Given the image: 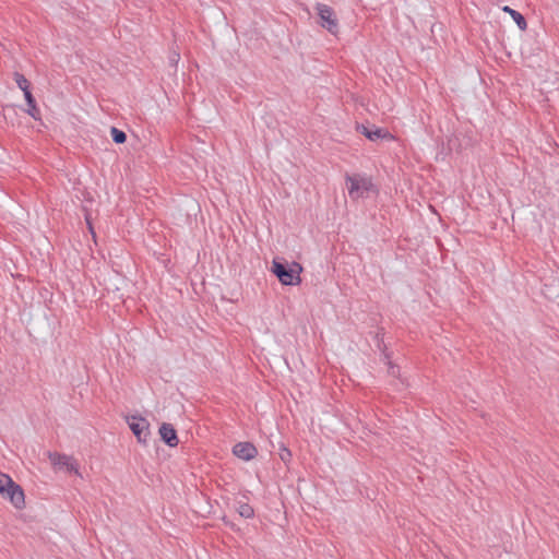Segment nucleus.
<instances>
[{"mask_svg":"<svg viewBox=\"0 0 559 559\" xmlns=\"http://www.w3.org/2000/svg\"><path fill=\"white\" fill-rule=\"evenodd\" d=\"M502 11L506 13H509L511 15V17L513 19V21L516 23L518 27L521 31H525L527 28V22H526L525 17L520 12L513 10L512 8H510L508 5H504L502 8Z\"/></svg>","mask_w":559,"mask_h":559,"instance_id":"11","label":"nucleus"},{"mask_svg":"<svg viewBox=\"0 0 559 559\" xmlns=\"http://www.w3.org/2000/svg\"><path fill=\"white\" fill-rule=\"evenodd\" d=\"M292 456L290 451L287 449H284L283 453H281V459L283 461L288 460Z\"/></svg>","mask_w":559,"mask_h":559,"instance_id":"17","label":"nucleus"},{"mask_svg":"<svg viewBox=\"0 0 559 559\" xmlns=\"http://www.w3.org/2000/svg\"><path fill=\"white\" fill-rule=\"evenodd\" d=\"M86 223L88 224L90 229L93 231L92 224L88 218H86Z\"/></svg>","mask_w":559,"mask_h":559,"instance_id":"18","label":"nucleus"},{"mask_svg":"<svg viewBox=\"0 0 559 559\" xmlns=\"http://www.w3.org/2000/svg\"><path fill=\"white\" fill-rule=\"evenodd\" d=\"M25 100H26V112L34 118L35 120L40 119V110L37 107L35 97L33 96L32 92H26L24 94Z\"/></svg>","mask_w":559,"mask_h":559,"instance_id":"10","label":"nucleus"},{"mask_svg":"<svg viewBox=\"0 0 559 559\" xmlns=\"http://www.w3.org/2000/svg\"><path fill=\"white\" fill-rule=\"evenodd\" d=\"M299 263L288 265L284 259L275 258L272 262V272L283 285H298L301 282Z\"/></svg>","mask_w":559,"mask_h":559,"instance_id":"1","label":"nucleus"},{"mask_svg":"<svg viewBox=\"0 0 559 559\" xmlns=\"http://www.w3.org/2000/svg\"><path fill=\"white\" fill-rule=\"evenodd\" d=\"M0 493L3 498L9 499L16 509H23L25 506V496L22 487L13 481V479L0 472Z\"/></svg>","mask_w":559,"mask_h":559,"instance_id":"2","label":"nucleus"},{"mask_svg":"<svg viewBox=\"0 0 559 559\" xmlns=\"http://www.w3.org/2000/svg\"><path fill=\"white\" fill-rule=\"evenodd\" d=\"M159 435H160L162 440L168 447L174 448V447L178 445L179 440H178L177 431L171 424H168V423L162 424V426L159 427Z\"/></svg>","mask_w":559,"mask_h":559,"instance_id":"8","label":"nucleus"},{"mask_svg":"<svg viewBox=\"0 0 559 559\" xmlns=\"http://www.w3.org/2000/svg\"><path fill=\"white\" fill-rule=\"evenodd\" d=\"M238 513L245 519H251L254 515L253 508L248 503H242L238 508Z\"/></svg>","mask_w":559,"mask_h":559,"instance_id":"14","label":"nucleus"},{"mask_svg":"<svg viewBox=\"0 0 559 559\" xmlns=\"http://www.w3.org/2000/svg\"><path fill=\"white\" fill-rule=\"evenodd\" d=\"M316 9L321 20V26L328 29L331 34H336L338 31V23L333 9L323 3H318Z\"/></svg>","mask_w":559,"mask_h":559,"instance_id":"5","label":"nucleus"},{"mask_svg":"<svg viewBox=\"0 0 559 559\" xmlns=\"http://www.w3.org/2000/svg\"><path fill=\"white\" fill-rule=\"evenodd\" d=\"M399 371H400L399 367H397V366H395V365H392V364L390 362V366H389V373H390V374H392L393 377H395V376H397Z\"/></svg>","mask_w":559,"mask_h":559,"instance_id":"16","label":"nucleus"},{"mask_svg":"<svg viewBox=\"0 0 559 559\" xmlns=\"http://www.w3.org/2000/svg\"><path fill=\"white\" fill-rule=\"evenodd\" d=\"M348 195L352 200L367 198L369 191L373 189V183L370 178L360 175H346L345 176Z\"/></svg>","mask_w":559,"mask_h":559,"instance_id":"3","label":"nucleus"},{"mask_svg":"<svg viewBox=\"0 0 559 559\" xmlns=\"http://www.w3.org/2000/svg\"><path fill=\"white\" fill-rule=\"evenodd\" d=\"M49 460L53 466L66 467L70 472L78 473L76 462L71 456L55 452V453H49Z\"/></svg>","mask_w":559,"mask_h":559,"instance_id":"7","label":"nucleus"},{"mask_svg":"<svg viewBox=\"0 0 559 559\" xmlns=\"http://www.w3.org/2000/svg\"><path fill=\"white\" fill-rule=\"evenodd\" d=\"M14 81H15L16 85L23 91L24 94L26 92H31L29 81L23 74H21L19 72H15L14 73Z\"/></svg>","mask_w":559,"mask_h":559,"instance_id":"12","label":"nucleus"},{"mask_svg":"<svg viewBox=\"0 0 559 559\" xmlns=\"http://www.w3.org/2000/svg\"><path fill=\"white\" fill-rule=\"evenodd\" d=\"M127 423L138 441L145 444L151 433L148 421L141 416L132 415L127 417Z\"/></svg>","mask_w":559,"mask_h":559,"instance_id":"4","label":"nucleus"},{"mask_svg":"<svg viewBox=\"0 0 559 559\" xmlns=\"http://www.w3.org/2000/svg\"><path fill=\"white\" fill-rule=\"evenodd\" d=\"M180 60V55L177 51H171L168 56V61L171 67H177Z\"/></svg>","mask_w":559,"mask_h":559,"instance_id":"15","label":"nucleus"},{"mask_svg":"<svg viewBox=\"0 0 559 559\" xmlns=\"http://www.w3.org/2000/svg\"><path fill=\"white\" fill-rule=\"evenodd\" d=\"M112 141L117 144H122L127 140V134L122 131L117 129L116 127H112L110 130Z\"/></svg>","mask_w":559,"mask_h":559,"instance_id":"13","label":"nucleus"},{"mask_svg":"<svg viewBox=\"0 0 559 559\" xmlns=\"http://www.w3.org/2000/svg\"><path fill=\"white\" fill-rule=\"evenodd\" d=\"M233 453L239 459L250 461L257 456L258 450L250 442H238L234 445Z\"/></svg>","mask_w":559,"mask_h":559,"instance_id":"6","label":"nucleus"},{"mask_svg":"<svg viewBox=\"0 0 559 559\" xmlns=\"http://www.w3.org/2000/svg\"><path fill=\"white\" fill-rule=\"evenodd\" d=\"M358 130L369 140L377 141L379 139H392L393 136L386 130L378 127L368 128L366 126L358 127Z\"/></svg>","mask_w":559,"mask_h":559,"instance_id":"9","label":"nucleus"},{"mask_svg":"<svg viewBox=\"0 0 559 559\" xmlns=\"http://www.w3.org/2000/svg\"><path fill=\"white\" fill-rule=\"evenodd\" d=\"M7 109L13 110V107H7V108H4V111H5Z\"/></svg>","mask_w":559,"mask_h":559,"instance_id":"19","label":"nucleus"}]
</instances>
